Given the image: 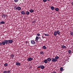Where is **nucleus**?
I'll list each match as a JSON object with an SVG mask.
<instances>
[{
	"instance_id": "1",
	"label": "nucleus",
	"mask_w": 73,
	"mask_h": 73,
	"mask_svg": "<svg viewBox=\"0 0 73 73\" xmlns=\"http://www.w3.org/2000/svg\"><path fill=\"white\" fill-rule=\"evenodd\" d=\"M2 44L3 45H5V44H6V45H8L9 44L8 43V40H5L4 41L2 42Z\"/></svg>"
},
{
	"instance_id": "2",
	"label": "nucleus",
	"mask_w": 73,
	"mask_h": 73,
	"mask_svg": "<svg viewBox=\"0 0 73 73\" xmlns=\"http://www.w3.org/2000/svg\"><path fill=\"white\" fill-rule=\"evenodd\" d=\"M51 62H57V60H56V59L54 58H51Z\"/></svg>"
},
{
	"instance_id": "3",
	"label": "nucleus",
	"mask_w": 73,
	"mask_h": 73,
	"mask_svg": "<svg viewBox=\"0 0 73 73\" xmlns=\"http://www.w3.org/2000/svg\"><path fill=\"white\" fill-rule=\"evenodd\" d=\"M15 9L16 10H18V11H20L21 9V8L20 7H15Z\"/></svg>"
},
{
	"instance_id": "4",
	"label": "nucleus",
	"mask_w": 73,
	"mask_h": 73,
	"mask_svg": "<svg viewBox=\"0 0 73 73\" xmlns=\"http://www.w3.org/2000/svg\"><path fill=\"white\" fill-rule=\"evenodd\" d=\"M27 60L29 62L33 60V58L31 57L29 58H28Z\"/></svg>"
},
{
	"instance_id": "5",
	"label": "nucleus",
	"mask_w": 73,
	"mask_h": 73,
	"mask_svg": "<svg viewBox=\"0 0 73 73\" xmlns=\"http://www.w3.org/2000/svg\"><path fill=\"white\" fill-rule=\"evenodd\" d=\"M8 42L9 44H12V43L13 42V40L10 39L9 40H8Z\"/></svg>"
},
{
	"instance_id": "6",
	"label": "nucleus",
	"mask_w": 73,
	"mask_h": 73,
	"mask_svg": "<svg viewBox=\"0 0 73 73\" xmlns=\"http://www.w3.org/2000/svg\"><path fill=\"white\" fill-rule=\"evenodd\" d=\"M31 44H33V45H35V44H36V42H35L33 40H31Z\"/></svg>"
},
{
	"instance_id": "7",
	"label": "nucleus",
	"mask_w": 73,
	"mask_h": 73,
	"mask_svg": "<svg viewBox=\"0 0 73 73\" xmlns=\"http://www.w3.org/2000/svg\"><path fill=\"white\" fill-rule=\"evenodd\" d=\"M20 64L21 63L19 62L16 63V65L17 66H20V65H21Z\"/></svg>"
},
{
	"instance_id": "8",
	"label": "nucleus",
	"mask_w": 73,
	"mask_h": 73,
	"mask_svg": "<svg viewBox=\"0 0 73 73\" xmlns=\"http://www.w3.org/2000/svg\"><path fill=\"white\" fill-rule=\"evenodd\" d=\"M25 13H26V15H29L30 14V12L28 11H26Z\"/></svg>"
},
{
	"instance_id": "9",
	"label": "nucleus",
	"mask_w": 73,
	"mask_h": 73,
	"mask_svg": "<svg viewBox=\"0 0 73 73\" xmlns=\"http://www.w3.org/2000/svg\"><path fill=\"white\" fill-rule=\"evenodd\" d=\"M21 14H22V15H25V13L24 11H21Z\"/></svg>"
},
{
	"instance_id": "10",
	"label": "nucleus",
	"mask_w": 73,
	"mask_h": 73,
	"mask_svg": "<svg viewBox=\"0 0 73 73\" xmlns=\"http://www.w3.org/2000/svg\"><path fill=\"white\" fill-rule=\"evenodd\" d=\"M44 68H45V66H44L43 65H41V69H44Z\"/></svg>"
},
{
	"instance_id": "11",
	"label": "nucleus",
	"mask_w": 73,
	"mask_h": 73,
	"mask_svg": "<svg viewBox=\"0 0 73 73\" xmlns=\"http://www.w3.org/2000/svg\"><path fill=\"white\" fill-rule=\"evenodd\" d=\"M5 23L4 21H2L0 22V24H4Z\"/></svg>"
},
{
	"instance_id": "12",
	"label": "nucleus",
	"mask_w": 73,
	"mask_h": 73,
	"mask_svg": "<svg viewBox=\"0 0 73 73\" xmlns=\"http://www.w3.org/2000/svg\"><path fill=\"white\" fill-rule=\"evenodd\" d=\"M55 59L57 61V60H58V58H59V57H58V56H55Z\"/></svg>"
},
{
	"instance_id": "13",
	"label": "nucleus",
	"mask_w": 73,
	"mask_h": 73,
	"mask_svg": "<svg viewBox=\"0 0 73 73\" xmlns=\"http://www.w3.org/2000/svg\"><path fill=\"white\" fill-rule=\"evenodd\" d=\"M44 62L45 63V64H47L48 62V60L47 59L45 60L44 61Z\"/></svg>"
},
{
	"instance_id": "14",
	"label": "nucleus",
	"mask_w": 73,
	"mask_h": 73,
	"mask_svg": "<svg viewBox=\"0 0 73 73\" xmlns=\"http://www.w3.org/2000/svg\"><path fill=\"white\" fill-rule=\"evenodd\" d=\"M29 11L31 13H32V12H34V10L32 9H31L29 10Z\"/></svg>"
},
{
	"instance_id": "15",
	"label": "nucleus",
	"mask_w": 73,
	"mask_h": 73,
	"mask_svg": "<svg viewBox=\"0 0 73 73\" xmlns=\"http://www.w3.org/2000/svg\"><path fill=\"white\" fill-rule=\"evenodd\" d=\"M2 18H3L4 19H5V14H3L2 15Z\"/></svg>"
},
{
	"instance_id": "16",
	"label": "nucleus",
	"mask_w": 73,
	"mask_h": 73,
	"mask_svg": "<svg viewBox=\"0 0 73 73\" xmlns=\"http://www.w3.org/2000/svg\"><path fill=\"white\" fill-rule=\"evenodd\" d=\"M43 35H44L46 36H49V35L48 34H46L45 33H43Z\"/></svg>"
},
{
	"instance_id": "17",
	"label": "nucleus",
	"mask_w": 73,
	"mask_h": 73,
	"mask_svg": "<svg viewBox=\"0 0 73 73\" xmlns=\"http://www.w3.org/2000/svg\"><path fill=\"white\" fill-rule=\"evenodd\" d=\"M51 60H52L51 59V58H48L47 59V60L48 61H51Z\"/></svg>"
},
{
	"instance_id": "18",
	"label": "nucleus",
	"mask_w": 73,
	"mask_h": 73,
	"mask_svg": "<svg viewBox=\"0 0 73 73\" xmlns=\"http://www.w3.org/2000/svg\"><path fill=\"white\" fill-rule=\"evenodd\" d=\"M51 9L52 11H53V10H54V7L53 6H51Z\"/></svg>"
},
{
	"instance_id": "19",
	"label": "nucleus",
	"mask_w": 73,
	"mask_h": 73,
	"mask_svg": "<svg viewBox=\"0 0 73 73\" xmlns=\"http://www.w3.org/2000/svg\"><path fill=\"white\" fill-rule=\"evenodd\" d=\"M54 36H57V32L56 31H55L54 33Z\"/></svg>"
},
{
	"instance_id": "20",
	"label": "nucleus",
	"mask_w": 73,
	"mask_h": 73,
	"mask_svg": "<svg viewBox=\"0 0 73 73\" xmlns=\"http://www.w3.org/2000/svg\"><path fill=\"white\" fill-rule=\"evenodd\" d=\"M55 10L56 11H58V10H59V9H58V8H56L55 9Z\"/></svg>"
},
{
	"instance_id": "21",
	"label": "nucleus",
	"mask_w": 73,
	"mask_h": 73,
	"mask_svg": "<svg viewBox=\"0 0 73 73\" xmlns=\"http://www.w3.org/2000/svg\"><path fill=\"white\" fill-rule=\"evenodd\" d=\"M11 57H12L13 58V57H14V55H13V54H12L11 55Z\"/></svg>"
},
{
	"instance_id": "22",
	"label": "nucleus",
	"mask_w": 73,
	"mask_h": 73,
	"mask_svg": "<svg viewBox=\"0 0 73 73\" xmlns=\"http://www.w3.org/2000/svg\"><path fill=\"white\" fill-rule=\"evenodd\" d=\"M42 48L44 49H45L46 48V46H43Z\"/></svg>"
},
{
	"instance_id": "23",
	"label": "nucleus",
	"mask_w": 73,
	"mask_h": 73,
	"mask_svg": "<svg viewBox=\"0 0 73 73\" xmlns=\"http://www.w3.org/2000/svg\"><path fill=\"white\" fill-rule=\"evenodd\" d=\"M56 33H57L58 35H60V31H56Z\"/></svg>"
},
{
	"instance_id": "24",
	"label": "nucleus",
	"mask_w": 73,
	"mask_h": 73,
	"mask_svg": "<svg viewBox=\"0 0 73 73\" xmlns=\"http://www.w3.org/2000/svg\"><path fill=\"white\" fill-rule=\"evenodd\" d=\"M62 48H66V47L64 45H63L62 46Z\"/></svg>"
},
{
	"instance_id": "25",
	"label": "nucleus",
	"mask_w": 73,
	"mask_h": 73,
	"mask_svg": "<svg viewBox=\"0 0 73 73\" xmlns=\"http://www.w3.org/2000/svg\"><path fill=\"white\" fill-rule=\"evenodd\" d=\"M11 72H12V71L11 70H8L7 71V73H11Z\"/></svg>"
},
{
	"instance_id": "26",
	"label": "nucleus",
	"mask_w": 73,
	"mask_h": 73,
	"mask_svg": "<svg viewBox=\"0 0 73 73\" xmlns=\"http://www.w3.org/2000/svg\"><path fill=\"white\" fill-rule=\"evenodd\" d=\"M4 66H8V64L7 63H5L4 64Z\"/></svg>"
},
{
	"instance_id": "27",
	"label": "nucleus",
	"mask_w": 73,
	"mask_h": 73,
	"mask_svg": "<svg viewBox=\"0 0 73 73\" xmlns=\"http://www.w3.org/2000/svg\"><path fill=\"white\" fill-rule=\"evenodd\" d=\"M62 70H63V68H62V67H61L60 69V71L62 72Z\"/></svg>"
},
{
	"instance_id": "28",
	"label": "nucleus",
	"mask_w": 73,
	"mask_h": 73,
	"mask_svg": "<svg viewBox=\"0 0 73 73\" xmlns=\"http://www.w3.org/2000/svg\"><path fill=\"white\" fill-rule=\"evenodd\" d=\"M39 38H38V37L37 36H36L35 40H38V39Z\"/></svg>"
},
{
	"instance_id": "29",
	"label": "nucleus",
	"mask_w": 73,
	"mask_h": 73,
	"mask_svg": "<svg viewBox=\"0 0 73 73\" xmlns=\"http://www.w3.org/2000/svg\"><path fill=\"white\" fill-rule=\"evenodd\" d=\"M68 52L69 54H70L71 53V50H68Z\"/></svg>"
},
{
	"instance_id": "30",
	"label": "nucleus",
	"mask_w": 73,
	"mask_h": 73,
	"mask_svg": "<svg viewBox=\"0 0 73 73\" xmlns=\"http://www.w3.org/2000/svg\"><path fill=\"white\" fill-rule=\"evenodd\" d=\"M18 1L19 0H14V1L15 3H17Z\"/></svg>"
},
{
	"instance_id": "31",
	"label": "nucleus",
	"mask_w": 73,
	"mask_h": 73,
	"mask_svg": "<svg viewBox=\"0 0 73 73\" xmlns=\"http://www.w3.org/2000/svg\"><path fill=\"white\" fill-rule=\"evenodd\" d=\"M40 53L41 54H44V52H40Z\"/></svg>"
},
{
	"instance_id": "32",
	"label": "nucleus",
	"mask_w": 73,
	"mask_h": 73,
	"mask_svg": "<svg viewBox=\"0 0 73 73\" xmlns=\"http://www.w3.org/2000/svg\"><path fill=\"white\" fill-rule=\"evenodd\" d=\"M32 23L33 24H35L36 23V21H34L32 22Z\"/></svg>"
},
{
	"instance_id": "33",
	"label": "nucleus",
	"mask_w": 73,
	"mask_h": 73,
	"mask_svg": "<svg viewBox=\"0 0 73 73\" xmlns=\"http://www.w3.org/2000/svg\"><path fill=\"white\" fill-rule=\"evenodd\" d=\"M3 73H7V71L5 70L3 71Z\"/></svg>"
},
{
	"instance_id": "34",
	"label": "nucleus",
	"mask_w": 73,
	"mask_h": 73,
	"mask_svg": "<svg viewBox=\"0 0 73 73\" xmlns=\"http://www.w3.org/2000/svg\"><path fill=\"white\" fill-rule=\"evenodd\" d=\"M71 35L72 36H73V32H71Z\"/></svg>"
},
{
	"instance_id": "35",
	"label": "nucleus",
	"mask_w": 73,
	"mask_h": 73,
	"mask_svg": "<svg viewBox=\"0 0 73 73\" xmlns=\"http://www.w3.org/2000/svg\"><path fill=\"white\" fill-rule=\"evenodd\" d=\"M41 67V66H38L37 68H40Z\"/></svg>"
},
{
	"instance_id": "36",
	"label": "nucleus",
	"mask_w": 73,
	"mask_h": 73,
	"mask_svg": "<svg viewBox=\"0 0 73 73\" xmlns=\"http://www.w3.org/2000/svg\"><path fill=\"white\" fill-rule=\"evenodd\" d=\"M46 0H43V1L44 3H45V2H46Z\"/></svg>"
},
{
	"instance_id": "37",
	"label": "nucleus",
	"mask_w": 73,
	"mask_h": 73,
	"mask_svg": "<svg viewBox=\"0 0 73 73\" xmlns=\"http://www.w3.org/2000/svg\"><path fill=\"white\" fill-rule=\"evenodd\" d=\"M32 68V66H31L29 68V69H31Z\"/></svg>"
},
{
	"instance_id": "38",
	"label": "nucleus",
	"mask_w": 73,
	"mask_h": 73,
	"mask_svg": "<svg viewBox=\"0 0 73 73\" xmlns=\"http://www.w3.org/2000/svg\"><path fill=\"white\" fill-rule=\"evenodd\" d=\"M37 35L38 36H40V34H38Z\"/></svg>"
},
{
	"instance_id": "39",
	"label": "nucleus",
	"mask_w": 73,
	"mask_h": 73,
	"mask_svg": "<svg viewBox=\"0 0 73 73\" xmlns=\"http://www.w3.org/2000/svg\"><path fill=\"white\" fill-rule=\"evenodd\" d=\"M3 45V43L1 42H0V45Z\"/></svg>"
},
{
	"instance_id": "40",
	"label": "nucleus",
	"mask_w": 73,
	"mask_h": 73,
	"mask_svg": "<svg viewBox=\"0 0 73 73\" xmlns=\"http://www.w3.org/2000/svg\"><path fill=\"white\" fill-rule=\"evenodd\" d=\"M40 38V40H41V41H42V39H41V38Z\"/></svg>"
},
{
	"instance_id": "41",
	"label": "nucleus",
	"mask_w": 73,
	"mask_h": 73,
	"mask_svg": "<svg viewBox=\"0 0 73 73\" xmlns=\"http://www.w3.org/2000/svg\"><path fill=\"white\" fill-rule=\"evenodd\" d=\"M35 41H36V42H38V40H36L35 39Z\"/></svg>"
},
{
	"instance_id": "42",
	"label": "nucleus",
	"mask_w": 73,
	"mask_h": 73,
	"mask_svg": "<svg viewBox=\"0 0 73 73\" xmlns=\"http://www.w3.org/2000/svg\"><path fill=\"white\" fill-rule=\"evenodd\" d=\"M25 44H28V42H27V41H26V42H25Z\"/></svg>"
},
{
	"instance_id": "43",
	"label": "nucleus",
	"mask_w": 73,
	"mask_h": 73,
	"mask_svg": "<svg viewBox=\"0 0 73 73\" xmlns=\"http://www.w3.org/2000/svg\"><path fill=\"white\" fill-rule=\"evenodd\" d=\"M71 4H72V5H73V2H71Z\"/></svg>"
},
{
	"instance_id": "44",
	"label": "nucleus",
	"mask_w": 73,
	"mask_h": 73,
	"mask_svg": "<svg viewBox=\"0 0 73 73\" xmlns=\"http://www.w3.org/2000/svg\"><path fill=\"white\" fill-rule=\"evenodd\" d=\"M42 37H44V35H43V34H42Z\"/></svg>"
},
{
	"instance_id": "45",
	"label": "nucleus",
	"mask_w": 73,
	"mask_h": 73,
	"mask_svg": "<svg viewBox=\"0 0 73 73\" xmlns=\"http://www.w3.org/2000/svg\"><path fill=\"white\" fill-rule=\"evenodd\" d=\"M42 38H45V37H42Z\"/></svg>"
},
{
	"instance_id": "46",
	"label": "nucleus",
	"mask_w": 73,
	"mask_h": 73,
	"mask_svg": "<svg viewBox=\"0 0 73 73\" xmlns=\"http://www.w3.org/2000/svg\"><path fill=\"white\" fill-rule=\"evenodd\" d=\"M50 0H47V1H49Z\"/></svg>"
},
{
	"instance_id": "47",
	"label": "nucleus",
	"mask_w": 73,
	"mask_h": 73,
	"mask_svg": "<svg viewBox=\"0 0 73 73\" xmlns=\"http://www.w3.org/2000/svg\"><path fill=\"white\" fill-rule=\"evenodd\" d=\"M6 16H7V15H6Z\"/></svg>"
},
{
	"instance_id": "48",
	"label": "nucleus",
	"mask_w": 73,
	"mask_h": 73,
	"mask_svg": "<svg viewBox=\"0 0 73 73\" xmlns=\"http://www.w3.org/2000/svg\"><path fill=\"white\" fill-rule=\"evenodd\" d=\"M29 44V43H28Z\"/></svg>"
}]
</instances>
